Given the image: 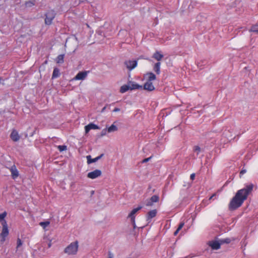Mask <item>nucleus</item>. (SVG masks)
Returning a JSON list of instances; mask_svg holds the SVG:
<instances>
[{
	"instance_id": "cd10ccee",
	"label": "nucleus",
	"mask_w": 258,
	"mask_h": 258,
	"mask_svg": "<svg viewBox=\"0 0 258 258\" xmlns=\"http://www.w3.org/2000/svg\"><path fill=\"white\" fill-rule=\"evenodd\" d=\"M7 213L6 212H3L2 214H0V222H3L4 220H5L4 219L6 217Z\"/></svg>"
},
{
	"instance_id": "b1692460",
	"label": "nucleus",
	"mask_w": 258,
	"mask_h": 258,
	"mask_svg": "<svg viewBox=\"0 0 258 258\" xmlns=\"http://www.w3.org/2000/svg\"><path fill=\"white\" fill-rule=\"evenodd\" d=\"M234 239H231V238H224V239H220V243H221V244H224V243H229L231 242V241L232 240H233Z\"/></svg>"
},
{
	"instance_id": "f704fd0d",
	"label": "nucleus",
	"mask_w": 258,
	"mask_h": 258,
	"mask_svg": "<svg viewBox=\"0 0 258 258\" xmlns=\"http://www.w3.org/2000/svg\"><path fill=\"white\" fill-rule=\"evenodd\" d=\"M190 178L191 180H194L195 178V173L191 174L190 176Z\"/></svg>"
},
{
	"instance_id": "9b49d317",
	"label": "nucleus",
	"mask_w": 258,
	"mask_h": 258,
	"mask_svg": "<svg viewBox=\"0 0 258 258\" xmlns=\"http://www.w3.org/2000/svg\"><path fill=\"white\" fill-rule=\"evenodd\" d=\"M99 128H100V127L98 125H97L93 123H89L87 125H86L85 127L86 134H87L92 129L98 130Z\"/></svg>"
},
{
	"instance_id": "7ed1b4c3",
	"label": "nucleus",
	"mask_w": 258,
	"mask_h": 258,
	"mask_svg": "<svg viewBox=\"0 0 258 258\" xmlns=\"http://www.w3.org/2000/svg\"><path fill=\"white\" fill-rule=\"evenodd\" d=\"M45 16V23L46 25H49L52 23V21L55 16V12L53 10H50L46 14Z\"/></svg>"
},
{
	"instance_id": "f03ea898",
	"label": "nucleus",
	"mask_w": 258,
	"mask_h": 258,
	"mask_svg": "<svg viewBox=\"0 0 258 258\" xmlns=\"http://www.w3.org/2000/svg\"><path fill=\"white\" fill-rule=\"evenodd\" d=\"M79 244L77 241L72 242L64 249V252L68 255H75L78 250Z\"/></svg>"
},
{
	"instance_id": "72a5a7b5",
	"label": "nucleus",
	"mask_w": 258,
	"mask_h": 258,
	"mask_svg": "<svg viewBox=\"0 0 258 258\" xmlns=\"http://www.w3.org/2000/svg\"><path fill=\"white\" fill-rule=\"evenodd\" d=\"M152 158V156L149 157V158H145L144 159V160H143V161H142V163H146V162H147L148 161H149Z\"/></svg>"
},
{
	"instance_id": "c85d7f7f",
	"label": "nucleus",
	"mask_w": 258,
	"mask_h": 258,
	"mask_svg": "<svg viewBox=\"0 0 258 258\" xmlns=\"http://www.w3.org/2000/svg\"><path fill=\"white\" fill-rule=\"evenodd\" d=\"M201 148L199 146H196L194 147V152L197 153V154L198 155L199 153L201 152Z\"/></svg>"
},
{
	"instance_id": "c03bdc74",
	"label": "nucleus",
	"mask_w": 258,
	"mask_h": 258,
	"mask_svg": "<svg viewBox=\"0 0 258 258\" xmlns=\"http://www.w3.org/2000/svg\"><path fill=\"white\" fill-rule=\"evenodd\" d=\"M253 32H255L258 34V29H253Z\"/></svg>"
},
{
	"instance_id": "6e6552de",
	"label": "nucleus",
	"mask_w": 258,
	"mask_h": 258,
	"mask_svg": "<svg viewBox=\"0 0 258 258\" xmlns=\"http://www.w3.org/2000/svg\"><path fill=\"white\" fill-rule=\"evenodd\" d=\"M124 64L129 70H132L137 66V62L136 60H127Z\"/></svg>"
},
{
	"instance_id": "dca6fc26",
	"label": "nucleus",
	"mask_w": 258,
	"mask_h": 258,
	"mask_svg": "<svg viewBox=\"0 0 258 258\" xmlns=\"http://www.w3.org/2000/svg\"><path fill=\"white\" fill-rule=\"evenodd\" d=\"M103 155H104V154H102L100 156H99L94 159H91V156L90 155L87 156V163L88 164H90L91 163L95 162L97 161L98 160H99L102 157H103Z\"/></svg>"
},
{
	"instance_id": "412c9836",
	"label": "nucleus",
	"mask_w": 258,
	"mask_h": 258,
	"mask_svg": "<svg viewBox=\"0 0 258 258\" xmlns=\"http://www.w3.org/2000/svg\"><path fill=\"white\" fill-rule=\"evenodd\" d=\"M64 54H60L59 55L56 59V62L57 63H62L64 61Z\"/></svg>"
},
{
	"instance_id": "a878e982",
	"label": "nucleus",
	"mask_w": 258,
	"mask_h": 258,
	"mask_svg": "<svg viewBox=\"0 0 258 258\" xmlns=\"http://www.w3.org/2000/svg\"><path fill=\"white\" fill-rule=\"evenodd\" d=\"M57 148L60 152H62L67 150V147L66 145H59L57 146Z\"/></svg>"
},
{
	"instance_id": "f3484780",
	"label": "nucleus",
	"mask_w": 258,
	"mask_h": 258,
	"mask_svg": "<svg viewBox=\"0 0 258 258\" xmlns=\"http://www.w3.org/2000/svg\"><path fill=\"white\" fill-rule=\"evenodd\" d=\"M160 62H156L154 66L153 70L157 75H159L160 74Z\"/></svg>"
},
{
	"instance_id": "5701e85b",
	"label": "nucleus",
	"mask_w": 258,
	"mask_h": 258,
	"mask_svg": "<svg viewBox=\"0 0 258 258\" xmlns=\"http://www.w3.org/2000/svg\"><path fill=\"white\" fill-rule=\"evenodd\" d=\"M118 130L117 126L114 124H112L110 127L107 128L108 133H112L117 131Z\"/></svg>"
},
{
	"instance_id": "7c9ffc66",
	"label": "nucleus",
	"mask_w": 258,
	"mask_h": 258,
	"mask_svg": "<svg viewBox=\"0 0 258 258\" xmlns=\"http://www.w3.org/2000/svg\"><path fill=\"white\" fill-rule=\"evenodd\" d=\"M107 132H107V129H106V128H104V129H103V130L101 131V137H103V136H104L106 135V134H107Z\"/></svg>"
},
{
	"instance_id": "e433bc0d",
	"label": "nucleus",
	"mask_w": 258,
	"mask_h": 258,
	"mask_svg": "<svg viewBox=\"0 0 258 258\" xmlns=\"http://www.w3.org/2000/svg\"><path fill=\"white\" fill-rule=\"evenodd\" d=\"M245 172H246V170H245V169H242V170L240 171V174H244Z\"/></svg>"
},
{
	"instance_id": "393cba45",
	"label": "nucleus",
	"mask_w": 258,
	"mask_h": 258,
	"mask_svg": "<svg viewBox=\"0 0 258 258\" xmlns=\"http://www.w3.org/2000/svg\"><path fill=\"white\" fill-rule=\"evenodd\" d=\"M159 199V198L157 195H154L150 199V201H151L153 203H156L158 202Z\"/></svg>"
},
{
	"instance_id": "a18cd8bd",
	"label": "nucleus",
	"mask_w": 258,
	"mask_h": 258,
	"mask_svg": "<svg viewBox=\"0 0 258 258\" xmlns=\"http://www.w3.org/2000/svg\"><path fill=\"white\" fill-rule=\"evenodd\" d=\"M105 108H106V107H104L102 109V111H103L105 109Z\"/></svg>"
},
{
	"instance_id": "39448f33",
	"label": "nucleus",
	"mask_w": 258,
	"mask_h": 258,
	"mask_svg": "<svg viewBox=\"0 0 258 258\" xmlns=\"http://www.w3.org/2000/svg\"><path fill=\"white\" fill-rule=\"evenodd\" d=\"M101 171L99 169H96L93 171L89 172L87 174V177L91 179L96 178L101 175Z\"/></svg>"
},
{
	"instance_id": "58836bf2",
	"label": "nucleus",
	"mask_w": 258,
	"mask_h": 258,
	"mask_svg": "<svg viewBox=\"0 0 258 258\" xmlns=\"http://www.w3.org/2000/svg\"><path fill=\"white\" fill-rule=\"evenodd\" d=\"M253 29H257L256 28V26H252V27H251V29H250V31H252V32H253Z\"/></svg>"
},
{
	"instance_id": "473e14b6",
	"label": "nucleus",
	"mask_w": 258,
	"mask_h": 258,
	"mask_svg": "<svg viewBox=\"0 0 258 258\" xmlns=\"http://www.w3.org/2000/svg\"><path fill=\"white\" fill-rule=\"evenodd\" d=\"M153 203L151 201L149 200L147 202L146 205L147 206H152L153 205Z\"/></svg>"
},
{
	"instance_id": "79ce46f5",
	"label": "nucleus",
	"mask_w": 258,
	"mask_h": 258,
	"mask_svg": "<svg viewBox=\"0 0 258 258\" xmlns=\"http://www.w3.org/2000/svg\"><path fill=\"white\" fill-rule=\"evenodd\" d=\"M216 196V194H213L210 198H209V200H211L212 198H213L214 197H215Z\"/></svg>"
},
{
	"instance_id": "f8f14e48",
	"label": "nucleus",
	"mask_w": 258,
	"mask_h": 258,
	"mask_svg": "<svg viewBox=\"0 0 258 258\" xmlns=\"http://www.w3.org/2000/svg\"><path fill=\"white\" fill-rule=\"evenodd\" d=\"M147 81L152 82L156 79V75L152 72H148L145 75Z\"/></svg>"
},
{
	"instance_id": "6ab92c4d",
	"label": "nucleus",
	"mask_w": 258,
	"mask_h": 258,
	"mask_svg": "<svg viewBox=\"0 0 258 258\" xmlns=\"http://www.w3.org/2000/svg\"><path fill=\"white\" fill-rule=\"evenodd\" d=\"M128 84H130V90H134V89H142V86H141V85H139L137 84H134L133 83H132V82H129L128 83Z\"/></svg>"
},
{
	"instance_id": "4c0bfd02",
	"label": "nucleus",
	"mask_w": 258,
	"mask_h": 258,
	"mask_svg": "<svg viewBox=\"0 0 258 258\" xmlns=\"http://www.w3.org/2000/svg\"><path fill=\"white\" fill-rule=\"evenodd\" d=\"M120 110V109L118 108H115L113 110L114 112H118Z\"/></svg>"
},
{
	"instance_id": "9d476101",
	"label": "nucleus",
	"mask_w": 258,
	"mask_h": 258,
	"mask_svg": "<svg viewBox=\"0 0 258 258\" xmlns=\"http://www.w3.org/2000/svg\"><path fill=\"white\" fill-rule=\"evenodd\" d=\"M144 89L148 91H152L155 90V87L152 82L146 81L144 85Z\"/></svg>"
},
{
	"instance_id": "20e7f679",
	"label": "nucleus",
	"mask_w": 258,
	"mask_h": 258,
	"mask_svg": "<svg viewBox=\"0 0 258 258\" xmlns=\"http://www.w3.org/2000/svg\"><path fill=\"white\" fill-rule=\"evenodd\" d=\"M2 224L3 225V229L1 233V236L3 237V241H4L5 240V238L9 234V230L7 223L6 220H4Z\"/></svg>"
},
{
	"instance_id": "ea45409f",
	"label": "nucleus",
	"mask_w": 258,
	"mask_h": 258,
	"mask_svg": "<svg viewBox=\"0 0 258 258\" xmlns=\"http://www.w3.org/2000/svg\"><path fill=\"white\" fill-rule=\"evenodd\" d=\"M51 246V241H50L48 244V247L49 248Z\"/></svg>"
},
{
	"instance_id": "f257e3e1",
	"label": "nucleus",
	"mask_w": 258,
	"mask_h": 258,
	"mask_svg": "<svg viewBox=\"0 0 258 258\" xmlns=\"http://www.w3.org/2000/svg\"><path fill=\"white\" fill-rule=\"evenodd\" d=\"M253 188V185L251 183L246 185L244 188L238 190L229 204V210H235L240 207L251 192Z\"/></svg>"
},
{
	"instance_id": "37998d69",
	"label": "nucleus",
	"mask_w": 258,
	"mask_h": 258,
	"mask_svg": "<svg viewBox=\"0 0 258 258\" xmlns=\"http://www.w3.org/2000/svg\"><path fill=\"white\" fill-rule=\"evenodd\" d=\"M178 232L179 231H177V229H176V230L174 233V235H176Z\"/></svg>"
},
{
	"instance_id": "423d86ee",
	"label": "nucleus",
	"mask_w": 258,
	"mask_h": 258,
	"mask_svg": "<svg viewBox=\"0 0 258 258\" xmlns=\"http://www.w3.org/2000/svg\"><path fill=\"white\" fill-rule=\"evenodd\" d=\"M89 72L83 71L79 72L77 75L74 78V80H84L87 77Z\"/></svg>"
},
{
	"instance_id": "0eeeda50",
	"label": "nucleus",
	"mask_w": 258,
	"mask_h": 258,
	"mask_svg": "<svg viewBox=\"0 0 258 258\" xmlns=\"http://www.w3.org/2000/svg\"><path fill=\"white\" fill-rule=\"evenodd\" d=\"M208 244L210 246L212 249L217 250L220 248L221 243L219 241H210L208 242Z\"/></svg>"
},
{
	"instance_id": "aec40b11",
	"label": "nucleus",
	"mask_w": 258,
	"mask_h": 258,
	"mask_svg": "<svg viewBox=\"0 0 258 258\" xmlns=\"http://www.w3.org/2000/svg\"><path fill=\"white\" fill-rule=\"evenodd\" d=\"M129 90H130V84H128V85H124L120 87V92L121 93H123Z\"/></svg>"
},
{
	"instance_id": "a211bd4d",
	"label": "nucleus",
	"mask_w": 258,
	"mask_h": 258,
	"mask_svg": "<svg viewBox=\"0 0 258 258\" xmlns=\"http://www.w3.org/2000/svg\"><path fill=\"white\" fill-rule=\"evenodd\" d=\"M156 214H157V210L155 209L149 211L147 214L148 220L151 219L155 217L156 215Z\"/></svg>"
},
{
	"instance_id": "1a4fd4ad",
	"label": "nucleus",
	"mask_w": 258,
	"mask_h": 258,
	"mask_svg": "<svg viewBox=\"0 0 258 258\" xmlns=\"http://www.w3.org/2000/svg\"><path fill=\"white\" fill-rule=\"evenodd\" d=\"M11 172L12 177L13 179H16L19 176V172L15 165H13L9 168Z\"/></svg>"
},
{
	"instance_id": "c756f323",
	"label": "nucleus",
	"mask_w": 258,
	"mask_h": 258,
	"mask_svg": "<svg viewBox=\"0 0 258 258\" xmlns=\"http://www.w3.org/2000/svg\"><path fill=\"white\" fill-rule=\"evenodd\" d=\"M22 242L21 240V239L19 238H18L17 239V248L18 249L19 247L22 246Z\"/></svg>"
},
{
	"instance_id": "ddd939ff",
	"label": "nucleus",
	"mask_w": 258,
	"mask_h": 258,
	"mask_svg": "<svg viewBox=\"0 0 258 258\" xmlns=\"http://www.w3.org/2000/svg\"><path fill=\"white\" fill-rule=\"evenodd\" d=\"M164 56L161 53L160 51H156L152 56V57L154 58L155 59L158 61V62H160L162 58H163Z\"/></svg>"
},
{
	"instance_id": "4468645a",
	"label": "nucleus",
	"mask_w": 258,
	"mask_h": 258,
	"mask_svg": "<svg viewBox=\"0 0 258 258\" xmlns=\"http://www.w3.org/2000/svg\"><path fill=\"white\" fill-rule=\"evenodd\" d=\"M142 208V207L141 206H139L138 207H137V208H135L130 213V214L128 215V217L131 218V220L133 221V222H135V217L134 216V215L138 211H139L140 210H141V209Z\"/></svg>"
},
{
	"instance_id": "a19ab883",
	"label": "nucleus",
	"mask_w": 258,
	"mask_h": 258,
	"mask_svg": "<svg viewBox=\"0 0 258 258\" xmlns=\"http://www.w3.org/2000/svg\"><path fill=\"white\" fill-rule=\"evenodd\" d=\"M31 4H32V5H33V4H32V3H30H30H26V5H27V6H30V5H31Z\"/></svg>"
},
{
	"instance_id": "2f4dec72",
	"label": "nucleus",
	"mask_w": 258,
	"mask_h": 258,
	"mask_svg": "<svg viewBox=\"0 0 258 258\" xmlns=\"http://www.w3.org/2000/svg\"><path fill=\"white\" fill-rule=\"evenodd\" d=\"M184 225V222H181L179 226H178V227L177 228V231H179L183 227Z\"/></svg>"
},
{
	"instance_id": "bb28decb",
	"label": "nucleus",
	"mask_w": 258,
	"mask_h": 258,
	"mask_svg": "<svg viewBox=\"0 0 258 258\" xmlns=\"http://www.w3.org/2000/svg\"><path fill=\"white\" fill-rule=\"evenodd\" d=\"M50 222L49 221L41 222L39 223L40 225H41L44 229L48 226Z\"/></svg>"
},
{
	"instance_id": "c9c22d12",
	"label": "nucleus",
	"mask_w": 258,
	"mask_h": 258,
	"mask_svg": "<svg viewBox=\"0 0 258 258\" xmlns=\"http://www.w3.org/2000/svg\"><path fill=\"white\" fill-rule=\"evenodd\" d=\"M108 258H113V254L111 253L110 252L108 253Z\"/></svg>"
},
{
	"instance_id": "4be33fe9",
	"label": "nucleus",
	"mask_w": 258,
	"mask_h": 258,
	"mask_svg": "<svg viewBox=\"0 0 258 258\" xmlns=\"http://www.w3.org/2000/svg\"><path fill=\"white\" fill-rule=\"evenodd\" d=\"M59 74H59V69L57 68H54L53 70L52 78L54 79V78H57L58 77H59Z\"/></svg>"
},
{
	"instance_id": "2eb2a0df",
	"label": "nucleus",
	"mask_w": 258,
	"mask_h": 258,
	"mask_svg": "<svg viewBox=\"0 0 258 258\" xmlns=\"http://www.w3.org/2000/svg\"><path fill=\"white\" fill-rule=\"evenodd\" d=\"M12 140L15 142H17L20 139V136L16 130H13L10 135Z\"/></svg>"
}]
</instances>
